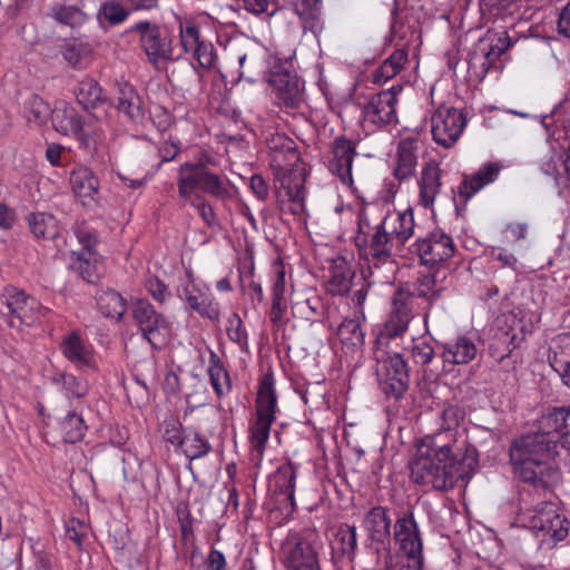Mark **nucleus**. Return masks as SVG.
<instances>
[{
  "label": "nucleus",
  "instance_id": "nucleus-37",
  "mask_svg": "<svg viewBox=\"0 0 570 570\" xmlns=\"http://www.w3.org/2000/svg\"><path fill=\"white\" fill-rule=\"evenodd\" d=\"M71 268L77 272L87 283H97L104 274L102 263L98 259L96 253H73Z\"/></svg>",
  "mask_w": 570,
  "mask_h": 570
},
{
  "label": "nucleus",
  "instance_id": "nucleus-27",
  "mask_svg": "<svg viewBox=\"0 0 570 570\" xmlns=\"http://www.w3.org/2000/svg\"><path fill=\"white\" fill-rule=\"evenodd\" d=\"M435 273L420 274L412 283L400 285L396 291L409 294L407 304L413 306L414 298H421L426 303L424 307V320L429 316L431 306L441 297L443 287L436 283Z\"/></svg>",
  "mask_w": 570,
  "mask_h": 570
},
{
  "label": "nucleus",
  "instance_id": "nucleus-36",
  "mask_svg": "<svg viewBox=\"0 0 570 570\" xmlns=\"http://www.w3.org/2000/svg\"><path fill=\"white\" fill-rule=\"evenodd\" d=\"M210 384L218 399L228 395L232 392V381L228 371L225 368L220 357L210 351L209 365L207 368Z\"/></svg>",
  "mask_w": 570,
  "mask_h": 570
},
{
  "label": "nucleus",
  "instance_id": "nucleus-38",
  "mask_svg": "<svg viewBox=\"0 0 570 570\" xmlns=\"http://www.w3.org/2000/svg\"><path fill=\"white\" fill-rule=\"evenodd\" d=\"M409 50L403 47L394 50L372 75L373 82L384 83L395 77L407 61Z\"/></svg>",
  "mask_w": 570,
  "mask_h": 570
},
{
  "label": "nucleus",
  "instance_id": "nucleus-32",
  "mask_svg": "<svg viewBox=\"0 0 570 570\" xmlns=\"http://www.w3.org/2000/svg\"><path fill=\"white\" fill-rule=\"evenodd\" d=\"M548 360L563 384L570 389V332L559 334L553 340Z\"/></svg>",
  "mask_w": 570,
  "mask_h": 570
},
{
  "label": "nucleus",
  "instance_id": "nucleus-1",
  "mask_svg": "<svg viewBox=\"0 0 570 570\" xmlns=\"http://www.w3.org/2000/svg\"><path fill=\"white\" fill-rule=\"evenodd\" d=\"M513 475L544 492L561 479L559 462L570 464V407H554L539 420V430L523 434L509 448Z\"/></svg>",
  "mask_w": 570,
  "mask_h": 570
},
{
  "label": "nucleus",
  "instance_id": "nucleus-22",
  "mask_svg": "<svg viewBox=\"0 0 570 570\" xmlns=\"http://www.w3.org/2000/svg\"><path fill=\"white\" fill-rule=\"evenodd\" d=\"M186 282L179 293L188 308L198 313L202 317L218 321L220 315L219 304L215 301L208 286L197 283L190 271L186 272Z\"/></svg>",
  "mask_w": 570,
  "mask_h": 570
},
{
  "label": "nucleus",
  "instance_id": "nucleus-15",
  "mask_svg": "<svg viewBox=\"0 0 570 570\" xmlns=\"http://www.w3.org/2000/svg\"><path fill=\"white\" fill-rule=\"evenodd\" d=\"M525 340L522 321L515 315H503L497 320V326L489 344V354L498 363L510 357Z\"/></svg>",
  "mask_w": 570,
  "mask_h": 570
},
{
  "label": "nucleus",
  "instance_id": "nucleus-17",
  "mask_svg": "<svg viewBox=\"0 0 570 570\" xmlns=\"http://www.w3.org/2000/svg\"><path fill=\"white\" fill-rule=\"evenodd\" d=\"M422 265L431 268L440 267L452 258L456 247L451 235L434 229L424 237H419L410 247Z\"/></svg>",
  "mask_w": 570,
  "mask_h": 570
},
{
  "label": "nucleus",
  "instance_id": "nucleus-7",
  "mask_svg": "<svg viewBox=\"0 0 570 570\" xmlns=\"http://www.w3.org/2000/svg\"><path fill=\"white\" fill-rule=\"evenodd\" d=\"M380 390L387 400L400 401L410 386V370L404 356L391 348H372Z\"/></svg>",
  "mask_w": 570,
  "mask_h": 570
},
{
  "label": "nucleus",
  "instance_id": "nucleus-16",
  "mask_svg": "<svg viewBox=\"0 0 570 570\" xmlns=\"http://www.w3.org/2000/svg\"><path fill=\"white\" fill-rule=\"evenodd\" d=\"M393 537L406 556L407 570H423V541L412 511L399 515L393 527Z\"/></svg>",
  "mask_w": 570,
  "mask_h": 570
},
{
  "label": "nucleus",
  "instance_id": "nucleus-11",
  "mask_svg": "<svg viewBox=\"0 0 570 570\" xmlns=\"http://www.w3.org/2000/svg\"><path fill=\"white\" fill-rule=\"evenodd\" d=\"M1 301L11 327L32 326L48 313L36 297L13 286L4 288Z\"/></svg>",
  "mask_w": 570,
  "mask_h": 570
},
{
  "label": "nucleus",
  "instance_id": "nucleus-64",
  "mask_svg": "<svg viewBox=\"0 0 570 570\" xmlns=\"http://www.w3.org/2000/svg\"><path fill=\"white\" fill-rule=\"evenodd\" d=\"M181 151V144L178 139L165 140L158 148L159 157L161 161L174 160Z\"/></svg>",
  "mask_w": 570,
  "mask_h": 570
},
{
  "label": "nucleus",
  "instance_id": "nucleus-14",
  "mask_svg": "<svg viewBox=\"0 0 570 570\" xmlns=\"http://www.w3.org/2000/svg\"><path fill=\"white\" fill-rule=\"evenodd\" d=\"M402 90V85H395L372 96L363 107V126L373 131L396 125L397 97Z\"/></svg>",
  "mask_w": 570,
  "mask_h": 570
},
{
  "label": "nucleus",
  "instance_id": "nucleus-26",
  "mask_svg": "<svg viewBox=\"0 0 570 570\" xmlns=\"http://www.w3.org/2000/svg\"><path fill=\"white\" fill-rule=\"evenodd\" d=\"M356 156V145L345 136H338L332 144V159L328 163L330 171L337 176L341 183L351 187L353 185L352 165Z\"/></svg>",
  "mask_w": 570,
  "mask_h": 570
},
{
  "label": "nucleus",
  "instance_id": "nucleus-19",
  "mask_svg": "<svg viewBox=\"0 0 570 570\" xmlns=\"http://www.w3.org/2000/svg\"><path fill=\"white\" fill-rule=\"evenodd\" d=\"M465 126V115L454 107L440 106L431 117L433 140L444 148L452 147L459 140Z\"/></svg>",
  "mask_w": 570,
  "mask_h": 570
},
{
  "label": "nucleus",
  "instance_id": "nucleus-46",
  "mask_svg": "<svg viewBox=\"0 0 570 570\" xmlns=\"http://www.w3.org/2000/svg\"><path fill=\"white\" fill-rule=\"evenodd\" d=\"M60 429L65 442L72 444L82 440L87 426L81 415L76 412H69L60 422Z\"/></svg>",
  "mask_w": 570,
  "mask_h": 570
},
{
  "label": "nucleus",
  "instance_id": "nucleus-44",
  "mask_svg": "<svg viewBox=\"0 0 570 570\" xmlns=\"http://www.w3.org/2000/svg\"><path fill=\"white\" fill-rule=\"evenodd\" d=\"M353 271L345 262L335 264L331 269V276L326 283V289L332 295H343L350 291Z\"/></svg>",
  "mask_w": 570,
  "mask_h": 570
},
{
  "label": "nucleus",
  "instance_id": "nucleus-62",
  "mask_svg": "<svg viewBox=\"0 0 570 570\" xmlns=\"http://www.w3.org/2000/svg\"><path fill=\"white\" fill-rule=\"evenodd\" d=\"M309 311L308 320L323 322L328 313V307L318 295H313L305 301Z\"/></svg>",
  "mask_w": 570,
  "mask_h": 570
},
{
  "label": "nucleus",
  "instance_id": "nucleus-61",
  "mask_svg": "<svg viewBox=\"0 0 570 570\" xmlns=\"http://www.w3.org/2000/svg\"><path fill=\"white\" fill-rule=\"evenodd\" d=\"M76 237L78 242L81 244L82 249L80 253H95V246L98 243L97 234L95 230L90 229L89 227L82 225L78 226L75 230Z\"/></svg>",
  "mask_w": 570,
  "mask_h": 570
},
{
  "label": "nucleus",
  "instance_id": "nucleus-5",
  "mask_svg": "<svg viewBox=\"0 0 570 570\" xmlns=\"http://www.w3.org/2000/svg\"><path fill=\"white\" fill-rule=\"evenodd\" d=\"M529 485L535 492L542 494L544 500L524 513L523 520L527 528L534 533L542 544L552 548L568 537L570 522L559 503L551 500L554 487L549 492H544L542 489H535L532 484Z\"/></svg>",
  "mask_w": 570,
  "mask_h": 570
},
{
  "label": "nucleus",
  "instance_id": "nucleus-49",
  "mask_svg": "<svg viewBox=\"0 0 570 570\" xmlns=\"http://www.w3.org/2000/svg\"><path fill=\"white\" fill-rule=\"evenodd\" d=\"M61 52L65 60L76 69L85 68L90 56L88 45L76 40L67 42Z\"/></svg>",
  "mask_w": 570,
  "mask_h": 570
},
{
  "label": "nucleus",
  "instance_id": "nucleus-58",
  "mask_svg": "<svg viewBox=\"0 0 570 570\" xmlns=\"http://www.w3.org/2000/svg\"><path fill=\"white\" fill-rule=\"evenodd\" d=\"M145 288L159 304L166 303L171 296L168 286L157 276H149L145 282Z\"/></svg>",
  "mask_w": 570,
  "mask_h": 570
},
{
  "label": "nucleus",
  "instance_id": "nucleus-12",
  "mask_svg": "<svg viewBox=\"0 0 570 570\" xmlns=\"http://www.w3.org/2000/svg\"><path fill=\"white\" fill-rule=\"evenodd\" d=\"M131 316L141 336L153 348L165 344L171 325L165 315L157 312L155 306L145 298H138L131 304Z\"/></svg>",
  "mask_w": 570,
  "mask_h": 570
},
{
  "label": "nucleus",
  "instance_id": "nucleus-29",
  "mask_svg": "<svg viewBox=\"0 0 570 570\" xmlns=\"http://www.w3.org/2000/svg\"><path fill=\"white\" fill-rule=\"evenodd\" d=\"M502 165L498 161L484 164L472 175H464L462 181L458 186V197L468 203L478 191L497 180Z\"/></svg>",
  "mask_w": 570,
  "mask_h": 570
},
{
  "label": "nucleus",
  "instance_id": "nucleus-56",
  "mask_svg": "<svg viewBox=\"0 0 570 570\" xmlns=\"http://www.w3.org/2000/svg\"><path fill=\"white\" fill-rule=\"evenodd\" d=\"M461 419L462 415L459 407L453 405L444 407L441 412L442 430L438 433L451 432L455 438L460 440L464 439L468 442L464 435H458V432L454 430L459 425Z\"/></svg>",
  "mask_w": 570,
  "mask_h": 570
},
{
  "label": "nucleus",
  "instance_id": "nucleus-25",
  "mask_svg": "<svg viewBox=\"0 0 570 570\" xmlns=\"http://www.w3.org/2000/svg\"><path fill=\"white\" fill-rule=\"evenodd\" d=\"M297 478V468L292 462L281 464L272 476L273 495L279 508L287 514H292L296 509L295 485Z\"/></svg>",
  "mask_w": 570,
  "mask_h": 570
},
{
  "label": "nucleus",
  "instance_id": "nucleus-50",
  "mask_svg": "<svg viewBox=\"0 0 570 570\" xmlns=\"http://www.w3.org/2000/svg\"><path fill=\"white\" fill-rule=\"evenodd\" d=\"M49 16L58 22L70 27L80 26L86 20L83 11L76 6L53 4L50 8Z\"/></svg>",
  "mask_w": 570,
  "mask_h": 570
},
{
  "label": "nucleus",
  "instance_id": "nucleus-10",
  "mask_svg": "<svg viewBox=\"0 0 570 570\" xmlns=\"http://www.w3.org/2000/svg\"><path fill=\"white\" fill-rule=\"evenodd\" d=\"M305 171L301 163L275 169V194L279 209L294 216L305 213Z\"/></svg>",
  "mask_w": 570,
  "mask_h": 570
},
{
  "label": "nucleus",
  "instance_id": "nucleus-35",
  "mask_svg": "<svg viewBox=\"0 0 570 570\" xmlns=\"http://www.w3.org/2000/svg\"><path fill=\"white\" fill-rule=\"evenodd\" d=\"M476 353L478 347L472 338L459 336L454 342L444 345L443 358L453 364H468L475 358Z\"/></svg>",
  "mask_w": 570,
  "mask_h": 570
},
{
  "label": "nucleus",
  "instance_id": "nucleus-31",
  "mask_svg": "<svg viewBox=\"0 0 570 570\" xmlns=\"http://www.w3.org/2000/svg\"><path fill=\"white\" fill-rule=\"evenodd\" d=\"M392 518L387 507L370 508L363 517L362 528L366 539H391Z\"/></svg>",
  "mask_w": 570,
  "mask_h": 570
},
{
  "label": "nucleus",
  "instance_id": "nucleus-57",
  "mask_svg": "<svg viewBox=\"0 0 570 570\" xmlns=\"http://www.w3.org/2000/svg\"><path fill=\"white\" fill-rule=\"evenodd\" d=\"M365 549L374 557L375 567L380 566L383 559H391V539H365Z\"/></svg>",
  "mask_w": 570,
  "mask_h": 570
},
{
  "label": "nucleus",
  "instance_id": "nucleus-48",
  "mask_svg": "<svg viewBox=\"0 0 570 570\" xmlns=\"http://www.w3.org/2000/svg\"><path fill=\"white\" fill-rule=\"evenodd\" d=\"M51 115L50 106L37 95H32L24 104V116L29 122L45 125Z\"/></svg>",
  "mask_w": 570,
  "mask_h": 570
},
{
  "label": "nucleus",
  "instance_id": "nucleus-63",
  "mask_svg": "<svg viewBox=\"0 0 570 570\" xmlns=\"http://www.w3.org/2000/svg\"><path fill=\"white\" fill-rule=\"evenodd\" d=\"M62 386L68 395L82 397L87 393V385L72 374H63L61 376Z\"/></svg>",
  "mask_w": 570,
  "mask_h": 570
},
{
  "label": "nucleus",
  "instance_id": "nucleus-55",
  "mask_svg": "<svg viewBox=\"0 0 570 570\" xmlns=\"http://www.w3.org/2000/svg\"><path fill=\"white\" fill-rule=\"evenodd\" d=\"M184 204L194 207L207 227L214 228L218 225L217 215L214 210V207L203 195H197V198L191 199V203Z\"/></svg>",
  "mask_w": 570,
  "mask_h": 570
},
{
  "label": "nucleus",
  "instance_id": "nucleus-4",
  "mask_svg": "<svg viewBox=\"0 0 570 570\" xmlns=\"http://www.w3.org/2000/svg\"><path fill=\"white\" fill-rule=\"evenodd\" d=\"M354 244L360 258L365 261L370 268L394 263L393 253L397 247L371 208L362 209L357 216Z\"/></svg>",
  "mask_w": 570,
  "mask_h": 570
},
{
  "label": "nucleus",
  "instance_id": "nucleus-42",
  "mask_svg": "<svg viewBox=\"0 0 570 570\" xmlns=\"http://www.w3.org/2000/svg\"><path fill=\"white\" fill-rule=\"evenodd\" d=\"M117 108L132 121L137 122L144 118L140 98L134 87L128 83L119 86Z\"/></svg>",
  "mask_w": 570,
  "mask_h": 570
},
{
  "label": "nucleus",
  "instance_id": "nucleus-45",
  "mask_svg": "<svg viewBox=\"0 0 570 570\" xmlns=\"http://www.w3.org/2000/svg\"><path fill=\"white\" fill-rule=\"evenodd\" d=\"M76 97L85 109L96 108L102 101V89L95 79L86 78L78 83Z\"/></svg>",
  "mask_w": 570,
  "mask_h": 570
},
{
  "label": "nucleus",
  "instance_id": "nucleus-28",
  "mask_svg": "<svg viewBox=\"0 0 570 570\" xmlns=\"http://www.w3.org/2000/svg\"><path fill=\"white\" fill-rule=\"evenodd\" d=\"M442 169L435 160H429L421 169L417 178V205L432 209L442 189Z\"/></svg>",
  "mask_w": 570,
  "mask_h": 570
},
{
  "label": "nucleus",
  "instance_id": "nucleus-2",
  "mask_svg": "<svg viewBox=\"0 0 570 570\" xmlns=\"http://www.w3.org/2000/svg\"><path fill=\"white\" fill-rule=\"evenodd\" d=\"M478 451L451 432L425 435L410 463L411 480L436 491L453 489L478 466Z\"/></svg>",
  "mask_w": 570,
  "mask_h": 570
},
{
  "label": "nucleus",
  "instance_id": "nucleus-40",
  "mask_svg": "<svg viewBox=\"0 0 570 570\" xmlns=\"http://www.w3.org/2000/svg\"><path fill=\"white\" fill-rule=\"evenodd\" d=\"M31 233L37 238L55 240L60 234L57 218L49 213H33L28 218Z\"/></svg>",
  "mask_w": 570,
  "mask_h": 570
},
{
  "label": "nucleus",
  "instance_id": "nucleus-13",
  "mask_svg": "<svg viewBox=\"0 0 570 570\" xmlns=\"http://www.w3.org/2000/svg\"><path fill=\"white\" fill-rule=\"evenodd\" d=\"M130 31L139 36L140 48L155 68L158 69L165 61L174 60L171 38L164 28L149 20H141L135 23Z\"/></svg>",
  "mask_w": 570,
  "mask_h": 570
},
{
  "label": "nucleus",
  "instance_id": "nucleus-24",
  "mask_svg": "<svg viewBox=\"0 0 570 570\" xmlns=\"http://www.w3.org/2000/svg\"><path fill=\"white\" fill-rule=\"evenodd\" d=\"M271 82L276 105L292 112L303 108L305 105L304 92L295 75L289 72L273 75Z\"/></svg>",
  "mask_w": 570,
  "mask_h": 570
},
{
  "label": "nucleus",
  "instance_id": "nucleus-9",
  "mask_svg": "<svg viewBox=\"0 0 570 570\" xmlns=\"http://www.w3.org/2000/svg\"><path fill=\"white\" fill-rule=\"evenodd\" d=\"M51 122L59 134L75 137L79 147L90 155L98 150L104 140V131L87 125L77 109L65 101L58 102L52 109Z\"/></svg>",
  "mask_w": 570,
  "mask_h": 570
},
{
  "label": "nucleus",
  "instance_id": "nucleus-60",
  "mask_svg": "<svg viewBox=\"0 0 570 570\" xmlns=\"http://www.w3.org/2000/svg\"><path fill=\"white\" fill-rule=\"evenodd\" d=\"M88 534V525L77 519L71 518L66 522V535L69 540L73 541L78 547L82 544L83 539Z\"/></svg>",
  "mask_w": 570,
  "mask_h": 570
},
{
  "label": "nucleus",
  "instance_id": "nucleus-51",
  "mask_svg": "<svg viewBox=\"0 0 570 570\" xmlns=\"http://www.w3.org/2000/svg\"><path fill=\"white\" fill-rule=\"evenodd\" d=\"M228 338L238 344L242 350L248 346V334L237 313H233L227 320L226 327Z\"/></svg>",
  "mask_w": 570,
  "mask_h": 570
},
{
  "label": "nucleus",
  "instance_id": "nucleus-20",
  "mask_svg": "<svg viewBox=\"0 0 570 570\" xmlns=\"http://www.w3.org/2000/svg\"><path fill=\"white\" fill-rule=\"evenodd\" d=\"M409 294L403 291H395L392 296V309L383 331L377 335L373 348H391L392 338L402 336L409 328L413 318V306L407 304Z\"/></svg>",
  "mask_w": 570,
  "mask_h": 570
},
{
  "label": "nucleus",
  "instance_id": "nucleus-21",
  "mask_svg": "<svg viewBox=\"0 0 570 570\" xmlns=\"http://www.w3.org/2000/svg\"><path fill=\"white\" fill-rule=\"evenodd\" d=\"M179 45L181 49L197 60L199 67L210 69L217 59L214 45L204 39L199 27L193 21L179 23Z\"/></svg>",
  "mask_w": 570,
  "mask_h": 570
},
{
  "label": "nucleus",
  "instance_id": "nucleus-39",
  "mask_svg": "<svg viewBox=\"0 0 570 570\" xmlns=\"http://www.w3.org/2000/svg\"><path fill=\"white\" fill-rule=\"evenodd\" d=\"M96 302L104 316L120 320L126 313V299L115 289H101L96 295Z\"/></svg>",
  "mask_w": 570,
  "mask_h": 570
},
{
  "label": "nucleus",
  "instance_id": "nucleus-41",
  "mask_svg": "<svg viewBox=\"0 0 570 570\" xmlns=\"http://www.w3.org/2000/svg\"><path fill=\"white\" fill-rule=\"evenodd\" d=\"M200 78V73L195 65L188 59H177L168 72L169 81L180 89L188 90L194 87Z\"/></svg>",
  "mask_w": 570,
  "mask_h": 570
},
{
  "label": "nucleus",
  "instance_id": "nucleus-33",
  "mask_svg": "<svg viewBox=\"0 0 570 570\" xmlns=\"http://www.w3.org/2000/svg\"><path fill=\"white\" fill-rule=\"evenodd\" d=\"M63 356L78 367L95 368L92 350L78 333L66 336L60 345Z\"/></svg>",
  "mask_w": 570,
  "mask_h": 570
},
{
  "label": "nucleus",
  "instance_id": "nucleus-43",
  "mask_svg": "<svg viewBox=\"0 0 570 570\" xmlns=\"http://www.w3.org/2000/svg\"><path fill=\"white\" fill-rule=\"evenodd\" d=\"M335 549L348 561H353L357 551V531L355 525L342 523L335 533Z\"/></svg>",
  "mask_w": 570,
  "mask_h": 570
},
{
  "label": "nucleus",
  "instance_id": "nucleus-6",
  "mask_svg": "<svg viewBox=\"0 0 570 570\" xmlns=\"http://www.w3.org/2000/svg\"><path fill=\"white\" fill-rule=\"evenodd\" d=\"M275 380L272 373H266L261 383L256 399V416L249 424L250 451L258 460H262L269 439L271 426L275 421L277 396Z\"/></svg>",
  "mask_w": 570,
  "mask_h": 570
},
{
  "label": "nucleus",
  "instance_id": "nucleus-47",
  "mask_svg": "<svg viewBox=\"0 0 570 570\" xmlns=\"http://www.w3.org/2000/svg\"><path fill=\"white\" fill-rule=\"evenodd\" d=\"M180 448L190 461L204 458L212 451L209 441L198 432L185 434L184 443H181Z\"/></svg>",
  "mask_w": 570,
  "mask_h": 570
},
{
  "label": "nucleus",
  "instance_id": "nucleus-53",
  "mask_svg": "<svg viewBox=\"0 0 570 570\" xmlns=\"http://www.w3.org/2000/svg\"><path fill=\"white\" fill-rule=\"evenodd\" d=\"M240 68L239 77L253 82L255 76L258 75L263 68V62L256 52L244 53L238 57Z\"/></svg>",
  "mask_w": 570,
  "mask_h": 570
},
{
  "label": "nucleus",
  "instance_id": "nucleus-8",
  "mask_svg": "<svg viewBox=\"0 0 570 570\" xmlns=\"http://www.w3.org/2000/svg\"><path fill=\"white\" fill-rule=\"evenodd\" d=\"M512 46L507 31H488L474 45L469 55V72L482 80L490 71L499 72L503 68L502 55Z\"/></svg>",
  "mask_w": 570,
  "mask_h": 570
},
{
  "label": "nucleus",
  "instance_id": "nucleus-59",
  "mask_svg": "<svg viewBox=\"0 0 570 570\" xmlns=\"http://www.w3.org/2000/svg\"><path fill=\"white\" fill-rule=\"evenodd\" d=\"M164 440L174 446H180L184 443L185 434L183 426L176 419H169L164 422Z\"/></svg>",
  "mask_w": 570,
  "mask_h": 570
},
{
  "label": "nucleus",
  "instance_id": "nucleus-52",
  "mask_svg": "<svg viewBox=\"0 0 570 570\" xmlns=\"http://www.w3.org/2000/svg\"><path fill=\"white\" fill-rule=\"evenodd\" d=\"M128 17V11L116 1H106L101 4L98 18L100 21H106L109 24H119Z\"/></svg>",
  "mask_w": 570,
  "mask_h": 570
},
{
  "label": "nucleus",
  "instance_id": "nucleus-34",
  "mask_svg": "<svg viewBox=\"0 0 570 570\" xmlns=\"http://www.w3.org/2000/svg\"><path fill=\"white\" fill-rule=\"evenodd\" d=\"M417 165V141L415 139H402L397 145L396 165L393 176L402 181L412 177Z\"/></svg>",
  "mask_w": 570,
  "mask_h": 570
},
{
  "label": "nucleus",
  "instance_id": "nucleus-18",
  "mask_svg": "<svg viewBox=\"0 0 570 570\" xmlns=\"http://www.w3.org/2000/svg\"><path fill=\"white\" fill-rule=\"evenodd\" d=\"M316 538L315 532L307 530L287 539L284 546V564L287 570H321Z\"/></svg>",
  "mask_w": 570,
  "mask_h": 570
},
{
  "label": "nucleus",
  "instance_id": "nucleus-23",
  "mask_svg": "<svg viewBox=\"0 0 570 570\" xmlns=\"http://www.w3.org/2000/svg\"><path fill=\"white\" fill-rule=\"evenodd\" d=\"M375 213L376 218L385 228L387 235L400 249L414 235L415 222L412 208L403 212L395 209L384 210L381 206L370 207Z\"/></svg>",
  "mask_w": 570,
  "mask_h": 570
},
{
  "label": "nucleus",
  "instance_id": "nucleus-30",
  "mask_svg": "<svg viewBox=\"0 0 570 570\" xmlns=\"http://www.w3.org/2000/svg\"><path fill=\"white\" fill-rule=\"evenodd\" d=\"M70 185L83 206L91 207L98 203L99 180L88 167L73 169L70 175Z\"/></svg>",
  "mask_w": 570,
  "mask_h": 570
},
{
  "label": "nucleus",
  "instance_id": "nucleus-3",
  "mask_svg": "<svg viewBox=\"0 0 570 570\" xmlns=\"http://www.w3.org/2000/svg\"><path fill=\"white\" fill-rule=\"evenodd\" d=\"M217 161L213 155L203 150L193 161H185L177 168V193L180 202L191 203L197 195L207 194L218 199L229 197L224 179L210 170Z\"/></svg>",
  "mask_w": 570,
  "mask_h": 570
},
{
  "label": "nucleus",
  "instance_id": "nucleus-54",
  "mask_svg": "<svg viewBox=\"0 0 570 570\" xmlns=\"http://www.w3.org/2000/svg\"><path fill=\"white\" fill-rule=\"evenodd\" d=\"M411 353L414 362L422 366H426L434 357V348L429 338L420 337L413 340Z\"/></svg>",
  "mask_w": 570,
  "mask_h": 570
}]
</instances>
